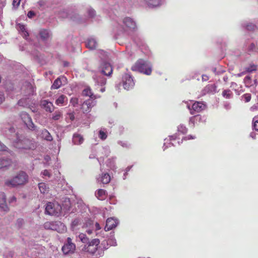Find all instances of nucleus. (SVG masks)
I'll return each mask as SVG.
<instances>
[{"label":"nucleus","mask_w":258,"mask_h":258,"mask_svg":"<svg viewBox=\"0 0 258 258\" xmlns=\"http://www.w3.org/2000/svg\"><path fill=\"white\" fill-rule=\"evenodd\" d=\"M217 86L214 84H210L207 85L202 90L203 95H206L208 93L214 94L216 92Z\"/></svg>","instance_id":"aec40b11"},{"label":"nucleus","mask_w":258,"mask_h":258,"mask_svg":"<svg viewBox=\"0 0 258 258\" xmlns=\"http://www.w3.org/2000/svg\"><path fill=\"white\" fill-rule=\"evenodd\" d=\"M20 117L29 129L34 131L35 130V126L32 122V119L27 113L25 112H21Z\"/></svg>","instance_id":"9d476101"},{"label":"nucleus","mask_w":258,"mask_h":258,"mask_svg":"<svg viewBox=\"0 0 258 258\" xmlns=\"http://www.w3.org/2000/svg\"><path fill=\"white\" fill-rule=\"evenodd\" d=\"M52 230L56 231L59 233H63L67 230L64 224L60 221L53 222Z\"/></svg>","instance_id":"dca6fc26"},{"label":"nucleus","mask_w":258,"mask_h":258,"mask_svg":"<svg viewBox=\"0 0 258 258\" xmlns=\"http://www.w3.org/2000/svg\"><path fill=\"white\" fill-rule=\"evenodd\" d=\"M122 82L123 88L126 90L133 89L135 85L133 77L128 74H125L123 76Z\"/></svg>","instance_id":"6e6552de"},{"label":"nucleus","mask_w":258,"mask_h":258,"mask_svg":"<svg viewBox=\"0 0 258 258\" xmlns=\"http://www.w3.org/2000/svg\"><path fill=\"white\" fill-rule=\"evenodd\" d=\"M78 238L80 240L85 244H86L89 241V238L84 233H80L78 235Z\"/></svg>","instance_id":"c9c22d12"},{"label":"nucleus","mask_w":258,"mask_h":258,"mask_svg":"<svg viewBox=\"0 0 258 258\" xmlns=\"http://www.w3.org/2000/svg\"><path fill=\"white\" fill-rule=\"evenodd\" d=\"M177 137H176V135H172V136H169V139H165V142L164 143V146H163V150H165V149L168 147L167 146H166V144H168L169 146L170 145H172V146H175L174 143H168V141H173V140H175L176 139Z\"/></svg>","instance_id":"473e14b6"},{"label":"nucleus","mask_w":258,"mask_h":258,"mask_svg":"<svg viewBox=\"0 0 258 258\" xmlns=\"http://www.w3.org/2000/svg\"><path fill=\"white\" fill-rule=\"evenodd\" d=\"M37 135L40 136L41 138L47 141H51L53 139L49 132L46 129H43L41 131H37Z\"/></svg>","instance_id":"412c9836"},{"label":"nucleus","mask_w":258,"mask_h":258,"mask_svg":"<svg viewBox=\"0 0 258 258\" xmlns=\"http://www.w3.org/2000/svg\"><path fill=\"white\" fill-rule=\"evenodd\" d=\"M100 70L102 74L105 76H110L112 73V68L110 64L105 60H102Z\"/></svg>","instance_id":"9b49d317"},{"label":"nucleus","mask_w":258,"mask_h":258,"mask_svg":"<svg viewBox=\"0 0 258 258\" xmlns=\"http://www.w3.org/2000/svg\"><path fill=\"white\" fill-rule=\"evenodd\" d=\"M76 244L72 242V238L68 237L61 248V250L65 255L73 254L76 250Z\"/></svg>","instance_id":"423d86ee"},{"label":"nucleus","mask_w":258,"mask_h":258,"mask_svg":"<svg viewBox=\"0 0 258 258\" xmlns=\"http://www.w3.org/2000/svg\"><path fill=\"white\" fill-rule=\"evenodd\" d=\"M88 14L90 18H92L96 15V12L94 9L90 8L88 10Z\"/></svg>","instance_id":"de8ad7c7"},{"label":"nucleus","mask_w":258,"mask_h":258,"mask_svg":"<svg viewBox=\"0 0 258 258\" xmlns=\"http://www.w3.org/2000/svg\"><path fill=\"white\" fill-rule=\"evenodd\" d=\"M123 29L126 31H136L138 30L136 22L130 17H125L122 20Z\"/></svg>","instance_id":"0eeeda50"},{"label":"nucleus","mask_w":258,"mask_h":258,"mask_svg":"<svg viewBox=\"0 0 258 258\" xmlns=\"http://www.w3.org/2000/svg\"><path fill=\"white\" fill-rule=\"evenodd\" d=\"M95 227L96 230L101 229V227L100 226L99 224L96 222L95 224Z\"/></svg>","instance_id":"69168bd1"},{"label":"nucleus","mask_w":258,"mask_h":258,"mask_svg":"<svg viewBox=\"0 0 258 258\" xmlns=\"http://www.w3.org/2000/svg\"><path fill=\"white\" fill-rule=\"evenodd\" d=\"M42 174L43 176H47L49 177H50V174L47 170H44L43 172H42Z\"/></svg>","instance_id":"052dcab7"},{"label":"nucleus","mask_w":258,"mask_h":258,"mask_svg":"<svg viewBox=\"0 0 258 258\" xmlns=\"http://www.w3.org/2000/svg\"><path fill=\"white\" fill-rule=\"evenodd\" d=\"M9 202L10 203H15L16 202V198L15 196L12 197L9 199Z\"/></svg>","instance_id":"e2e57ef3"},{"label":"nucleus","mask_w":258,"mask_h":258,"mask_svg":"<svg viewBox=\"0 0 258 258\" xmlns=\"http://www.w3.org/2000/svg\"><path fill=\"white\" fill-rule=\"evenodd\" d=\"M86 45L90 49H94L97 46V42L94 38H90L87 40Z\"/></svg>","instance_id":"b1692460"},{"label":"nucleus","mask_w":258,"mask_h":258,"mask_svg":"<svg viewBox=\"0 0 258 258\" xmlns=\"http://www.w3.org/2000/svg\"><path fill=\"white\" fill-rule=\"evenodd\" d=\"M116 158L115 157H112L107 160L106 162L107 166L110 168L112 170H114L116 169L115 166V160Z\"/></svg>","instance_id":"a878e982"},{"label":"nucleus","mask_w":258,"mask_h":258,"mask_svg":"<svg viewBox=\"0 0 258 258\" xmlns=\"http://www.w3.org/2000/svg\"><path fill=\"white\" fill-rule=\"evenodd\" d=\"M40 105L44 108L46 111L52 112L54 109V107L52 102L47 100H43L40 102Z\"/></svg>","instance_id":"f3484780"},{"label":"nucleus","mask_w":258,"mask_h":258,"mask_svg":"<svg viewBox=\"0 0 258 258\" xmlns=\"http://www.w3.org/2000/svg\"><path fill=\"white\" fill-rule=\"evenodd\" d=\"M79 103V99L77 98H72L71 99V103L74 106H75Z\"/></svg>","instance_id":"603ef678"},{"label":"nucleus","mask_w":258,"mask_h":258,"mask_svg":"<svg viewBox=\"0 0 258 258\" xmlns=\"http://www.w3.org/2000/svg\"><path fill=\"white\" fill-rule=\"evenodd\" d=\"M67 101V97L64 95H61L56 99L55 104L58 106L62 105Z\"/></svg>","instance_id":"c85d7f7f"},{"label":"nucleus","mask_w":258,"mask_h":258,"mask_svg":"<svg viewBox=\"0 0 258 258\" xmlns=\"http://www.w3.org/2000/svg\"><path fill=\"white\" fill-rule=\"evenodd\" d=\"M241 99L245 103L248 102L251 99V94L249 93L244 94L241 96Z\"/></svg>","instance_id":"ea45409f"},{"label":"nucleus","mask_w":258,"mask_h":258,"mask_svg":"<svg viewBox=\"0 0 258 258\" xmlns=\"http://www.w3.org/2000/svg\"><path fill=\"white\" fill-rule=\"evenodd\" d=\"M246 29L249 31H254L257 30V27L252 23H249L245 26Z\"/></svg>","instance_id":"58836bf2"},{"label":"nucleus","mask_w":258,"mask_h":258,"mask_svg":"<svg viewBox=\"0 0 258 258\" xmlns=\"http://www.w3.org/2000/svg\"><path fill=\"white\" fill-rule=\"evenodd\" d=\"M12 161L10 158L0 159V169H7L12 165Z\"/></svg>","instance_id":"4be33fe9"},{"label":"nucleus","mask_w":258,"mask_h":258,"mask_svg":"<svg viewBox=\"0 0 258 258\" xmlns=\"http://www.w3.org/2000/svg\"><path fill=\"white\" fill-rule=\"evenodd\" d=\"M62 117V111L60 110H56L52 114L51 118L54 120H58Z\"/></svg>","instance_id":"2f4dec72"},{"label":"nucleus","mask_w":258,"mask_h":258,"mask_svg":"<svg viewBox=\"0 0 258 258\" xmlns=\"http://www.w3.org/2000/svg\"><path fill=\"white\" fill-rule=\"evenodd\" d=\"M110 176L107 173H102L98 177L96 178L98 183L107 184L110 181Z\"/></svg>","instance_id":"a211bd4d"},{"label":"nucleus","mask_w":258,"mask_h":258,"mask_svg":"<svg viewBox=\"0 0 258 258\" xmlns=\"http://www.w3.org/2000/svg\"><path fill=\"white\" fill-rule=\"evenodd\" d=\"M132 70L146 75H150L152 72V65L147 60L140 59L132 66Z\"/></svg>","instance_id":"7ed1b4c3"},{"label":"nucleus","mask_w":258,"mask_h":258,"mask_svg":"<svg viewBox=\"0 0 258 258\" xmlns=\"http://www.w3.org/2000/svg\"><path fill=\"white\" fill-rule=\"evenodd\" d=\"M72 19L78 23H82L85 21V20L82 19L81 17L78 14H76L74 16L72 17Z\"/></svg>","instance_id":"a19ab883"},{"label":"nucleus","mask_w":258,"mask_h":258,"mask_svg":"<svg viewBox=\"0 0 258 258\" xmlns=\"http://www.w3.org/2000/svg\"><path fill=\"white\" fill-rule=\"evenodd\" d=\"M117 144L120 146H121L123 148H129L130 145L126 142H123L121 141H118L117 142Z\"/></svg>","instance_id":"8fccbe9b"},{"label":"nucleus","mask_w":258,"mask_h":258,"mask_svg":"<svg viewBox=\"0 0 258 258\" xmlns=\"http://www.w3.org/2000/svg\"><path fill=\"white\" fill-rule=\"evenodd\" d=\"M95 195L98 199L103 200L106 197V191L104 189H99L96 192Z\"/></svg>","instance_id":"393cba45"},{"label":"nucleus","mask_w":258,"mask_h":258,"mask_svg":"<svg viewBox=\"0 0 258 258\" xmlns=\"http://www.w3.org/2000/svg\"><path fill=\"white\" fill-rule=\"evenodd\" d=\"M253 128L255 130L258 131V116H255L253 118Z\"/></svg>","instance_id":"49530a36"},{"label":"nucleus","mask_w":258,"mask_h":258,"mask_svg":"<svg viewBox=\"0 0 258 258\" xmlns=\"http://www.w3.org/2000/svg\"><path fill=\"white\" fill-rule=\"evenodd\" d=\"M53 222H46L44 224V228L45 229L52 230Z\"/></svg>","instance_id":"a18cd8bd"},{"label":"nucleus","mask_w":258,"mask_h":258,"mask_svg":"<svg viewBox=\"0 0 258 258\" xmlns=\"http://www.w3.org/2000/svg\"><path fill=\"white\" fill-rule=\"evenodd\" d=\"M107 137L106 130L105 128H101L99 132V138L102 140H105Z\"/></svg>","instance_id":"f704fd0d"},{"label":"nucleus","mask_w":258,"mask_h":258,"mask_svg":"<svg viewBox=\"0 0 258 258\" xmlns=\"http://www.w3.org/2000/svg\"><path fill=\"white\" fill-rule=\"evenodd\" d=\"M21 0H13V6L15 9H17L20 5Z\"/></svg>","instance_id":"864d4df0"},{"label":"nucleus","mask_w":258,"mask_h":258,"mask_svg":"<svg viewBox=\"0 0 258 258\" xmlns=\"http://www.w3.org/2000/svg\"><path fill=\"white\" fill-rule=\"evenodd\" d=\"M141 2L149 8H156L163 4V0H140Z\"/></svg>","instance_id":"f8f14e48"},{"label":"nucleus","mask_w":258,"mask_h":258,"mask_svg":"<svg viewBox=\"0 0 258 258\" xmlns=\"http://www.w3.org/2000/svg\"><path fill=\"white\" fill-rule=\"evenodd\" d=\"M96 83L99 85H104L106 84V79L102 76H96L93 77Z\"/></svg>","instance_id":"cd10ccee"},{"label":"nucleus","mask_w":258,"mask_h":258,"mask_svg":"<svg viewBox=\"0 0 258 258\" xmlns=\"http://www.w3.org/2000/svg\"><path fill=\"white\" fill-rule=\"evenodd\" d=\"M25 87L27 88V91L26 92V94L27 95H33L34 92V89L32 86V85L29 83H26L25 85Z\"/></svg>","instance_id":"7c9ffc66"},{"label":"nucleus","mask_w":258,"mask_h":258,"mask_svg":"<svg viewBox=\"0 0 258 258\" xmlns=\"http://www.w3.org/2000/svg\"><path fill=\"white\" fill-rule=\"evenodd\" d=\"M0 210L8 211L9 208L6 203V195L3 192H0Z\"/></svg>","instance_id":"6ab92c4d"},{"label":"nucleus","mask_w":258,"mask_h":258,"mask_svg":"<svg viewBox=\"0 0 258 258\" xmlns=\"http://www.w3.org/2000/svg\"><path fill=\"white\" fill-rule=\"evenodd\" d=\"M96 104V101L92 99H88L84 101L82 105V109L83 112H88L92 107Z\"/></svg>","instance_id":"4468645a"},{"label":"nucleus","mask_w":258,"mask_h":258,"mask_svg":"<svg viewBox=\"0 0 258 258\" xmlns=\"http://www.w3.org/2000/svg\"><path fill=\"white\" fill-rule=\"evenodd\" d=\"M110 147L108 146H105L102 147V153L106 157L109 155L110 153Z\"/></svg>","instance_id":"e433bc0d"},{"label":"nucleus","mask_w":258,"mask_h":258,"mask_svg":"<svg viewBox=\"0 0 258 258\" xmlns=\"http://www.w3.org/2000/svg\"><path fill=\"white\" fill-rule=\"evenodd\" d=\"M118 223L116 219L113 218H108L106 221V225L104 228L105 231H109L116 227Z\"/></svg>","instance_id":"2eb2a0df"},{"label":"nucleus","mask_w":258,"mask_h":258,"mask_svg":"<svg viewBox=\"0 0 258 258\" xmlns=\"http://www.w3.org/2000/svg\"><path fill=\"white\" fill-rule=\"evenodd\" d=\"M35 13L32 11H30L27 14L28 17L29 18H32L35 16Z\"/></svg>","instance_id":"bf43d9fd"},{"label":"nucleus","mask_w":258,"mask_h":258,"mask_svg":"<svg viewBox=\"0 0 258 258\" xmlns=\"http://www.w3.org/2000/svg\"><path fill=\"white\" fill-rule=\"evenodd\" d=\"M62 210V207L57 202H49L45 208V213L49 215L58 216Z\"/></svg>","instance_id":"39448f33"},{"label":"nucleus","mask_w":258,"mask_h":258,"mask_svg":"<svg viewBox=\"0 0 258 258\" xmlns=\"http://www.w3.org/2000/svg\"><path fill=\"white\" fill-rule=\"evenodd\" d=\"M187 107L190 110V113L194 114L204 110L206 108V105L201 102H196L191 106L188 105Z\"/></svg>","instance_id":"1a4fd4ad"},{"label":"nucleus","mask_w":258,"mask_h":258,"mask_svg":"<svg viewBox=\"0 0 258 258\" xmlns=\"http://www.w3.org/2000/svg\"><path fill=\"white\" fill-rule=\"evenodd\" d=\"M230 87L232 88V89L234 90V91L237 95H240L241 93V90H239V87L238 86V85L236 83L232 82L231 83Z\"/></svg>","instance_id":"4c0bfd02"},{"label":"nucleus","mask_w":258,"mask_h":258,"mask_svg":"<svg viewBox=\"0 0 258 258\" xmlns=\"http://www.w3.org/2000/svg\"><path fill=\"white\" fill-rule=\"evenodd\" d=\"M83 137L79 134H75L73 138V142L76 145H80L83 142Z\"/></svg>","instance_id":"bb28decb"},{"label":"nucleus","mask_w":258,"mask_h":258,"mask_svg":"<svg viewBox=\"0 0 258 258\" xmlns=\"http://www.w3.org/2000/svg\"><path fill=\"white\" fill-rule=\"evenodd\" d=\"M100 243L99 239L95 238L89 241L82 248V251L87 252L90 254H94L96 252Z\"/></svg>","instance_id":"20e7f679"},{"label":"nucleus","mask_w":258,"mask_h":258,"mask_svg":"<svg viewBox=\"0 0 258 258\" xmlns=\"http://www.w3.org/2000/svg\"><path fill=\"white\" fill-rule=\"evenodd\" d=\"M195 136H192L191 135H188L187 137H185L183 138L182 140H190V139H195Z\"/></svg>","instance_id":"680f3d73"},{"label":"nucleus","mask_w":258,"mask_h":258,"mask_svg":"<svg viewBox=\"0 0 258 258\" xmlns=\"http://www.w3.org/2000/svg\"><path fill=\"white\" fill-rule=\"evenodd\" d=\"M7 147L0 142V151H6Z\"/></svg>","instance_id":"13d9d810"},{"label":"nucleus","mask_w":258,"mask_h":258,"mask_svg":"<svg viewBox=\"0 0 258 258\" xmlns=\"http://www.w3.org/2000/svg\"><path fill=\"white\" fill-rule=\"evenodd\" d=\"M38 4L40 6H43L45 4L43 0H39V1L38 2Z\"/></svg>","instance_id":"774afa93"},{"label":"nucleus","mask_w":258,"mask_h":258,"mask_svg":"<svg viewBox=\"0 0 258 258\" xmlns=\"http://www.w3.org/2000/svg\"><path fill=\"white\" fill-rule=\"evenodd\" d=\"M203 118H204V117H202L201 116H197L194 117H191L190 119V121H194V120L196 119V120L203 121Z\"/></svg>","instance_id":"5fc2aeb1"},{"label":"nucleus","mask_w":258,"mask_h":258,"mask_svg":"<svg viewBox=\"0 0 258 258\" xmlns=\"http://www.w3.org/2000/svg\"><path fill=\"white\" fill-rule=\"evenodd\" d=\"M256 67L255 65L250 66L246 68V71L248 72H252V71H255Z\"/></svg>","instance_id":"3c124183"},{"label":"nucleus","mask_w":258,"mask_h":258,"mask_svg":"<svg viewBox=\"0 0 258 258\" xmlns=\"http://www.w3.org/2000/svg\"><path fill=\"white\" fill-rule=\"evenodd\" d=\"M6 136L11 141L12 145L18 149L29 150L35 148L34 142L15 133V128L9 126L5 130Z\"/></svg>","instance_id":"f257e3e1"},{"label":"nucleus","mask_w":258,"mask_h":258,"mask_svg":"<svg viewBox=\"0 0 258 258\" xmlns=\"http://www.w3.org/2000/svg\"><path fill=\"white\" fill-rule=\"evenodd\" d=\"M222 96L226 99H231L233 97V93L230 90L226 89L223 91Z\"/></svg>","instance_id":"72a5a7b5"},{"label":"nucleus","mask_w":258,"mask_h":258,"mask_svg":"<svg viewBox=\"0 0 258 258\" xmlns=\"http://www.w3.org/2000/svg\"><path fill=\"white\" fill-rule=\"evenodd\" d=\"M28 181V176L24 171L19 172L12 178L5 180V184L10 187H15L26 184Z\"/></svg>","instance_id":"f03ea898"},{"label":"nucleus","mask_w":258,"mask_h":258,"mask_svg":"<svg viewBox=\"0 0 258 258\" xmlns=\"http://www.w3.org/2000/svg\"><path fill=\"white\" fill-rule=\"evenodd\" d=\"M250 110L251 111H254L255 110H258V103H257L256 104H254L253 106H252L250 107Z\"/></svg>","instance_id":"4d7b16f0"},{"label":"nucleus","mask_w":258,"mask_h":258,"mask_svg":"<svg viewBox=\"0 0 258 258\" xmlns=\"http://www.w3.org/2000/svg\"><path fill=\"white\" fill-rule=\"evenodd\" d=\"M83 94L84 96H89L90 97L89 99H92L95 100L96 98H99L100 96L97 95H94V94L92 92V91L89 87H87L84 89L83 91Z\"/></svg>","instance_id":"5701e85b"},{"label":"nucleus","mask_w":258,"mask_h":258,"mask_svg":"<svg viewBox=\"0 0 258 258\" xmlns=\"http://www.w3.org/2000/svg\"><path fill=\"white\" fill-rule=\"evenodd\" d=\"M16 28L19 31H21V32H27L26 26L24 25L18 24L17 25Z\"/></svg>","instance_id":"79ce46f5"},{"label":"nucleus","mask_w":258,"mask_h":258,"mask_svg":"<svg viewBox=\"0 0 258 258\" xmlns=\"http://www.w3.org/2000/svg\"><path fill=\"white\" fill-rule=\"evenodd\" d=\"M5 99V94L3 92L0 91V104L2 103Z\"/></svg>","instance_id":"6e6d98bb"},{"label":"nucleus","mask_w":258,"mask_h":258,"mask_svg":"<svg viewBox=\"0 0 258 258\" xmlns=\"http://www.w3.org/2000/svg\"><path fill=\"white\" fill-rule=\"evenodd\" d=\"M81 224V220L79 219H74L71 224L72 229H74L76 226Z\"/></svg>","instance_id":"37998d69"},{"label":"nucleus","mask_w":258,"mask_h":258,"mask_svg":"<svg viewBox=\"0 0 258 258\" xmlns=\"http://www.w3.org/2000/svg\"><path fill=\"white\" fill-rule=\"evenodd\" d=\"M107 243L111 246H115L116 245V242L114 238H109L107 240Z\"/></svg>","instance_id":"09e8293b"},{"label":"nucleus","mask_w":258,"mask_h":258,"mask_svg":"<svg viewBox=\"0 0 258 258\" xmlns=\"http://www.w3.org/2000/svg\"><path fill=\"white\" fill-rule=\"evenodd\" d=\"M209 79V77L207 76V75H203L202 76V81H206L207 80H208Z\"/></svg>","instance_id":"338daca9"},{"label":"nucleus","mask_w":258,"mask_h":258,"mask_svg":"<svg viewBox=\"0 0 258 258\" xmlns=\"http://www.w3.org/2000/svg\"><path fill=\"white\" fill-rule=\"evenodd\" d=\"M38 187L41 193L43 194H46L49 191V188L45 183H40L38 184Z\"/></svg>","instance_id":"c756f323"},{"label":"nucleus","mask_w":258,"mask_h":258,"mask_svg":"<svg viewBox=\"0 0 258 258\" xmlns=\"http://www.w3.org/2000/svg\"><path fill=\"white\" fill-rule=\"evenodd\" d=\"M177 130L178 132H180L183 134H185L187 132V128L186 127L182 124L178 126Z\"/></svg>","instance_id":"c03bdc74"},{"label":"nucleus","mask_w":258,"mask_h":258,"mask_svg":"<svg viewBox=\"0 0 258 258\" xmlns=\"http://www.w3.org/2000/svg\"><path fill=\"white\" fill-rule=\"evenodd\" d=\"M67 83V79L64 76H61L54 80L53 84L51 86V89H57L62 85H64Z\"/></svg>","instance_id":"ddd939ff"},{"label":"nucleus","mask_w":258,"mask_h":258,"mask_svg":"<svg viewBox=\"0 0 258 258\" xmlns=\"http://www.w3.org/2000/svg\"><path fill=\"white\" fill-rule=\"evenodd\" d=\"M40 37L43 39H45L48 37L49 33H40Z\"/></svg>","instance_id":"0e129e2a"}]
</instances>
